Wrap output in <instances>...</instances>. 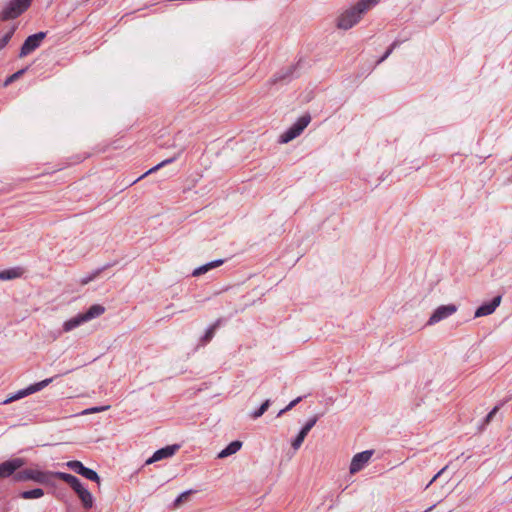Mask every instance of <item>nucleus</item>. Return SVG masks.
<instances>
[{
    "label": "nucleus",
    "instance_id": "2f4dec72",
    "mask_svg": "<svg viewBox=\"0 0 512 512\" xmlns=\"http://www.w3.org/2000/svg\"><path fill=\"white\" fill-rule=\"evenodd\" d=\"M15 29L12 28L10 31H8L4 36L0 38V50L3 49L11 40Z\"/></svg>",
    "mask_w": 512,
    "mask_h": 512
},
{
    "label": "nucleus",
    "instance_id": "20e7f679",
    "mask_svg": "<svg viewBox=\"0 0 512 512\" xmlns=\"http://www.w3.org/2000/svg\"><path fill=\"white\" fill-rule=\"evenodd\" d=\"M32 0H11L0 12V20L7 21L19 17L30 6Z\"/></svg>",
    "mask_w": 512,
    "mask_h": 512
},
{
    "label": "nucleus",
    "instance_id": "4c0bfd02",
    "mask_svg": "<svg viewBox=\"0 0 512 512\" xmlns=\"http://www.w3.org/2000/svg\"><path fill=\"white\" fill-rule=\"evenodd\" d=\"M433 507H434V506L429 507V508L426 510V512H428V511L432 510V509H433Z\"/></svg>",
    "mask_w": 512,
    "mask_h": 512
},
{
    "label": "nucleus",
    "instance_id": "4468645a",
    "mask_svg": "<svg viewBox=\"0 0 512 512\" xmlns=\"http://www.w3.org/2000/svg\"><path fill=\"white\" fill-rule=\"evenodd\" d=\"M224 263V260L223 259H218V260H215V261H211L207 264H204L198 268H196L193 272H192V276L194 277H197V276H200L202 274H205L207 273L209 270L213 269V268H216V267H219L221 266L222 264Z\"/></svg>",
    "mask_w": 512,
    "mask_h": 512
},
{
    "label": "nucleus",
    "instance_id": "f704fd0d",
    "mask_svg": "<svg viewBox=\"0 0 512 512\" xmlns=\"http://www.w3.org/2000/svg\"><path fill=\"white\" fill-rule=\"evenodd\" d=\"M303 441H304V438L297 435L296 438L291 443L293 449L298 450L300 448V446L302 445Z\"/></svg>",
    "mask_w": 512,
    "mask_h": 512
},
{
    "label": "nucleus",
    "instance_id": "c9c22d12",
    "mask_svg": "<svg viewBox=\"0 0 512 512\" xmlns=\"http://www.w3.org/2000/svg\"><path fill=\"white\" fill-rule=\"evenodd\" d=\"M105 409H106L105 407H95V408H91V409L86 410L85 413L100 412V411H103Z\"/></svg>",
    "mask_w": 512,
    "mask_h": 512
},
{
    "label": "nucleus",
    "instance_id": "4be33fe9",
    "mask_svg": "<svg viewBox=\"0 0 512 512\" xmlns=\"http://www.w3.org/2000/svg\"><path fill=\"white\" fill-rule=\"evenodd\" d=\"M319 417L318 415H315L313 416L312 418H310L306 424L302 427V429L300 430V432L298 433L299 436L303 437L305 439V437L308 435L309 431L314 427V425L317 423Z\"/></svg>",
    "mask_w": 512,
    "mask_h": 512
},
{
    "label": "nucleus",
    "instance_id": "bb28decb",
    "mask_svg": "<svg viewBox=\"0 0 512 512\" xmlns=\"http://www.w3.org/2000/svg\"><path fill=\"white\" fill-rule=\"evenodd\" d=\"M112 266V264H106L105 266L93 271L90 275L86 276L85 278H83L81 280V284L82 285H86L88 284L89 282L93 281L95 278H97L101 272H103L104 270L110 268Z\"/></svg>",
    "mask_w": 512,
    "mask_h": 512
},
{
    "label": "nucleus",
    "instance_id": "6ab92c4d",
    "mask_svg": "<svg viewBox=\"0 0 512 512\" xmlns=\"http://www.w3.org/2000/svg\"><path fill=\"white\" fill-rule=\"evenodd\" d=\"M105 312V308L102 305L94 304L89 307V309L83 313L86 321L92 320L96 317H99Z\"/></svg>",
    "mask_w": 512,
    "mask_h": 512
},
{
    "label": "nucleus",
    "instance_id": "5701e85b",
    "mask_svg": "<svg viewBox=\"0 0 512 512\" xmlns=\"http://www.w3.org/2000/svg\"><path fill=\"white\" fill-rule=\"evenodd\" d=\"M319 417L318 415H315L313 416L312 418H310L306 424L302 427V429L300 430V432L298 433L299 436L303 437L305 439V437L308 435L309 431L314 427V425L317 423Z\"/></svg>",
    "mask_w": 512,
    "mask_h": 512
},
{
    "label": "nucleus",
    "instance_id": "ddd939ff",
    "mask_svg": "<svg viewBox=\"0 0 512 512\" xmlns=\"http://www.w3.org/2000/svg\"><path fill=\"white\" fill-rule=\"evenodd\" d=\"M501 296L495 297L489 303H484L480 307L477 308L475 312V317H482L492 314L495 309L500 305Z\"/></svg>",
    "mask_w": 512,
    "mask_h": 512
},
{
    "label": "nucleus",
    "instance_id": "2eb2a0df",
    "mask_svg": "<svg viewBox=\"0 0 512 512\" xmlns=\"http://www.w3.org/2000/svg\"><path fill=\"white\" fill-rule=\"evenodd\" d=\"M24 274V269L21 267H14L7 270L0 271V280H12L20 278Z\"/></svg>",
    "mask_w": 512,
    "mask_h": 512
},
{
    "label": "nucleus",
    "instance_id": "c85d7f7f",
    "mask_svg": "<svg viewBox=\"0 0 512 512\" xmlns=\"http://www.w3.org/2000/svg\"><path fill=\"white\" fill-rule=\"evenodd\" d=\"M192 493L191 490L189 491H185L183 493H181L175 500H174V503H173V506L174 508H178L180 507L184 502H186L190 496V494Z\"/></svg>",
    "mask_w": 512,
    "mask_h": 512
},
{
    "label": "nucleus",
    "instance_id": "b1692460",
    "mask_svg": "<svg viewBox=\"0 0 512 512\" xmlns=\"http://www.w3.org/2000/svg\"><path fill=\"white\" fill-rule=\"evenodd\" d=\"M319 417L318 415H315L313 416L312 418H310L306 424L302 427V429L300 430V432L298 433L299 436L303 437L305 439V437L308 435L309 431L314 427V425L317 423Z\"/></svg>",
    "mask_w": 512,
    "mask_h": 512
},
{
    "label": "nucleus",
    "instance_id": "9d476101",
    "mask_svg": "<svg viewBox=\"0 0 512 512\" xmlns=\"http://www.w3.org/2000/svg\"><path fill=\"white\" fill-rule=\"evenodd\" d=\"M53 379L54 378H47V379H45L43 381H40V382L35 383V384H32L28 388L18 391L17 394H15L14 396H12L9 399L5 400L4 403H9L11 401H14V400L20 399L22 397H25V396H27L29 394L35 393L37 391H40L41 389H43L44 387L49 385L53 381Z\"/></svg>",
    "mask_w": 512,
    "mask_h": 512
},
{
    "label": "nucleus",
    "instance_id": "a211bd4d",
    "mask_svg": "<svg viewBox=\"0 0 512 512\" xmlns=\"http://www.w3.org/2000/svg\"><path fill=\"white\" fill-rule=\"evenodd\" d=\"M242 447V442L241 441H233L231 442L225 449H223L219 454H218V458H225V457H228L232 454H235L236 452H238Z\"/></svg>",
    "mask_w": 512,
    "mask_h": 512
},
{
    "label": "nucleus",
    "instance_id": "7ed1b4c3",
    "mask_svg": "<svg viewBox=\"0 0 512 512\" xmlns=\"http://www.w3.org/2000/svg\"><path fill=\"white\" fill-rule=\"evenodd\" d=\"M51 477H54L53 472L41 471L38 468L29 467L14 474V480L17 482L34 481L38 484H48Z\"/></svg>",
    "mask_w": 512,
    "mask_h": 512
},
{
    "label": "nucleus",
    "instance_id": "c756f323",
    "mask_svg": "<svg viewBox=\"0 0 512 512\" xmlns=\"http://www.w3.org/2000/svg\"><path fill=\"white\" fill-rule=\"evenodd\" d=\"M401 44L400 41L398 40H395L391 45L390 47L386 50V52L383 54V56L377 61V64H380L382 63L383 61H385L393 52V50L398 47L399 45Z\"/></svg>",
    "mask_w": 512,
    "mask_h": 512
},
{
    "label": "nucleus",
    "instance_id": "f257e3e1",
    "mask_svg": "<svg viewBox=\"0 0 512 512\" xmlns=\"http://www.w3.org/2000/svg\"><path fill=\"white\" fill-rule=\"evenodd\" d=\"M380 0H359L354 6L344 11L337 20V27L348 30L357 24L362 15L375 6Z\"/></svg>",
    "mask_w": 512,
    "mask_h": 512
},
{
    "label": "nucleus",
    "instance_id": "0eeeda50",
    "mask_svg": "<svg viewBox=\"0 0 512 512\" xmlns=\"http://www.w3.org/2000/svg\"><path fill=\"white\" fill-rule=\"evenodd\" d=\"M373 453V450H366L355 454L350 463V474H356L357 472L361 471L370 461Z\"/></svg>",
    "mask_w": 512,
    "mask_h": 512
},
{
    "label": "nucleus",
    "instance_id": "e433bc0d",
    "mask_svg": "<svg viewBox=\"0 0 512 512\" xmlns=\"http://www.w3.org/2000/svg\"><path fill=\"white\" fill-rule=\"evenodd\" d=\"M446 469V467H444L443 469H441L435 476H433V479L430 481V484L432 482H434L440 475L441 473Z\"/></svg>",
    "mask_w": 512,
    "mask_h": 512
},
{
    "label": "nucleus",
    "instance_id": "aec40b11",
    "mask_svg": "<svg viewBox=\"0 0 512 512\" xmlns=\"http://www.w3.org/2000/svg\"><path fill=\"white\" fill-rule=\"evenodd\" d=\"M220 323H221V319H218L213 325H211L206 330L205 334L201 338L202 344H207L208 342H210L212 340V338L214 337L215 331L219 327Z\"/></svg>",
    "mask_w": 512,
    "mask_h": 512
},
{
    "label": "nucleus",
    "instance_id": "6e6552de",
    "mask_svg": "<svg viewBox=\"0 0 512 512\" xmlns=\"http://www.w3.org/2000/svg\"><path fill=\"white\" fill-rule=\"evenodd\" d=\"M71 470L76 472L77 474L85 477L88 480L95 481L97 483L100 482L99 475L92 469L85 467L82 462L73 460L69 461L66 464Z\"/></svg>",
    "mask_w": 512,
    "mask_h": 512
},
{
    "label": "nucleus",
    "instance_id": "f3484780",
    "mask_svg": "<svg viewBox=\"0 0 512 512\" xmlns=\"http://www.w3.org/2000/svg\"><path fill=\"white\" fill-rule=\"evenodd\" d=\"M84 322H87V321H86L83 313L78 314L77 316H75V317L67 320L66 322H64L63 330L65 332H69V331L73 330L74 328L78 327L79 325H81Z\"/></svg>",
    "mask_w": 512,
    "mask_h": 512
},
{
    "label": "nucleus",
    "instance_id": "72a5a7b5",
    "mask_svg": "<svg viewBox=\"0 0 512 512\" xmlns=\"http://www.w3.org/2000/svg\"><path fill=\"white\" fill-rule=\"evenodd\" d=\"M302 400V397H297L293 401H291L284 409L280 410L278 413V417L287 411L291 410L296 404H298Z\"/></svg>",
    "mask_w": 512,
    "mask_h": 512
},
{
    "label": "nucleus",
    "instance_id": "a878e982",
    "mask_svg": "<svg viewBox=\"0 0 512 512\" xmlns=\"http://www.w3.org/2000/svg\"><path fill=\"white\" fill-rule=\"evenodd\" d=\"M319 417L318 415H315L313 416L312 418H310L306 424L302 427V429L300 430V432L298 433L299 436L303 437L305 439V437L308 435L309 431L314 427V425L317 423Z\"/></svg>",
    "mask_w": 512,
    "mask_h": 512
},
{
    "label": "nucleus",
    "instance_id": "412c9836",
    "mask_svg": "<svg viewBox=\"0 0 512 512\" xmlns=\"http://www.w3.org/2000/svg\"><path fill=\"white\" fill-rule=\"evenodd\" d=\"M44 495V490L41 488H35L32 490H26L20 493V497L23 499H38Z\"/></svg>",
    "mask_w": 512,
    "mask_h": 512
},
{
    "label": "nucleus",
    "instance_id": "39448f33",
    "mask_svg": "<svg viewBox=\"0 0 512 512\" xmlns=\"http://www.w3.org/2000/svg\"><path fill=\"white\" fill-rule=\"evenodd\" d=\"M310 121L311 116L309 114L298 118V120L280 136V143H288L298 137L309 125Z\"/></svg>",
    "mask_w": 512,
    "mask_h": 512
},
{
    "label": "nucleus",
    "instance_id": "dca6fc26",
    "mask_svg": "<svg viewBox=\"0 0 512 512\" xmlns=\"http://www.w3.org/2000/svg\"><path fill=\"white\" fill-rule=\"evenodd\" d=\"M182 151H180L177 155L169 158V159H166V160H163L162 162H160L159 164H157L156 166L152 167L151 169H149L148 171H146L144 174H142L141 176H139L136 180H134L131 185L135 184L136 182L140 181L141 179L145 178L147 175L151 174V173H154L156 172L157 170H159L161 167L163 166H166L167 164H170L172 162H174L178 157L179 155L181 154Z\"/></svg>",
    "mask_w": 512,
    "mask_h": 512
},
{
    "label": "nucleus",
    "instance_id": "7c9ffc66",
    "mask_svg": "<svg viewBox=\"0 0 512 512\" xmlns=\"http://www.w3.org/2000/svg\"><path fill=\"white\" fill-rule=\"evenodd\" d=\"M25 72H26V69H21L15 73H13L12 75H10L9 77L6 78V80L4 81V86H8V85L12 84L14 81L19 79Z\"/></svg>",
    "mask_w": 512,
    "mask_h": 512
},
{
    "label": "nucleus",
    "instance_id": "9b49d317",
    "mask_svg": "<svg viewBox=\"0 0 512 512\" xmlns=\"http://www.w3.org/2000/svg\"><path fill=\"white\" fill-rule=\"evenodd\" d=\"M457 310L456 305L449 304V305H442L439 306L434 313L431 315V317L428 320L429 325H433L438 323L439 321L451 316L454 314Z\"/></svg>",
    "mask_w": 512,
    "mask_h": 512
},
{
    "label": "nucleus",
    "instance_id": "f8f14e48",
    "mask_svg": "<svg viewBox=\"0 0 512 512\" xmlns=\"http://www.w3.org/2000/svg\"><path fill=\"white\" fill-rule=\"evenodd\" d=\"M179 447H180L179 445L175 444V445H169V446H166L164 448L157 450L156 452H154L152 457H150L146 461V464H152L159 460L166 459V458L173 456L176 453V451H178Z\"/></svg>",
    "mask_w": 512,
    "mask_h": 512
},
{
    "label": "nucleus",
    "instance_id": "1a4fd4ad",
    "mask_svg": "<svg viewBox=\"0 0 512 512\" xmlns=\"http://www.w3.org/2000/svg\"><path fill=\"white\" fill-rule=\"evenodd\" d=\"M25 460L22 458H13L0 464V478H7L17 472L24 466Z\"/></svg>",
    "mask_w": 512,
    "mask_h": 512
},
{
    "label": "nucleus",
    "instance_id": "cd10ccee",
    "mask_svg": "<svg viewBox=\"0 0 512 512\" xmlns=\"http://www.w3.org/2000/svg\"><path fill=\"white\" fill-rule=\"evenodd\" d=\"M269 406H270V400H266V401H264V402L261 404V406H260L256 411H254V412L252 413V415H251V416H252V418L257 419V418L261 417V416H262V415L267 411V409L269 408Z\"/></svg>",
    "mask_w": 512,
    "mask_h": 512
},
{
    "label": "nucleus",
    "instance_id": "393cba45",
    "mask_svg": "<svg viewBox=\"0 0 512 512\" xmlns=\"http://www.w3.org/2000/svg\"><path fill=\"white\" fill-rule=\"evenodd\" d=\"M319 417L318 415H315L313 416L312 418H310L306 424L302 427V429L300 430V432L298 433L299 436L303 437L305 439V437L308 435L309 431L314 427V425L317 423Z\"/></svg>",
    "mask_w": 512,
    "mask_h": 512
},
{
    "label": "nucleus",
    "instance_id": "473e14b6",
    "mask_svg": "<svg viewBox=\"0 0 512 512\" xmlns=\"http://www.w3.org/2000/svg\"><path fill=\"white\" fill-rule=\"evenodd\" d=\"M499 408H500V406H498V405H497V406H495V407H494V408H493V409H492V410H491V411L486 415V417H485V419H484V422H483L482 427H485L486 425H488V424L492 421L493 417H494V416H495V414L498 412Z\"/></svg>",
    "mask_w": 512,
    "mask_h": 512
},
{
    "label": "nucleus",
    "instance_id": "423d86ee",
    "mask_svg": "<svg viewBox=\"0 0 512 512\" xmlns=\"http://www.w3.org/2000/svg\"><path fill=\"white\" fill-rule=\"evenodd\" d=\"M47 32H38L28 36L21 46L19 57H25L40 47L42 41L45 39Z\"/></svg>",
    "mask_w": 512,
    "mask_h": 512
},
{
    "label": "nucleus",
    "instance_id": "f03ea898",
    "mask_svg": "<svg viewBox=\"0 0 512 512\" xmlns=\"http://www.w3.org/2000/svg\"><path fill=\"white\" fill-rule=\"evenodd\" d=\"M54 477L64 481L75 491L85 509L92 508L94 502L93 496L76 476L65 472H54Z\"/></svg>",
    "mask_w": 512,
    "mask_h": 512
}]
</instances>
